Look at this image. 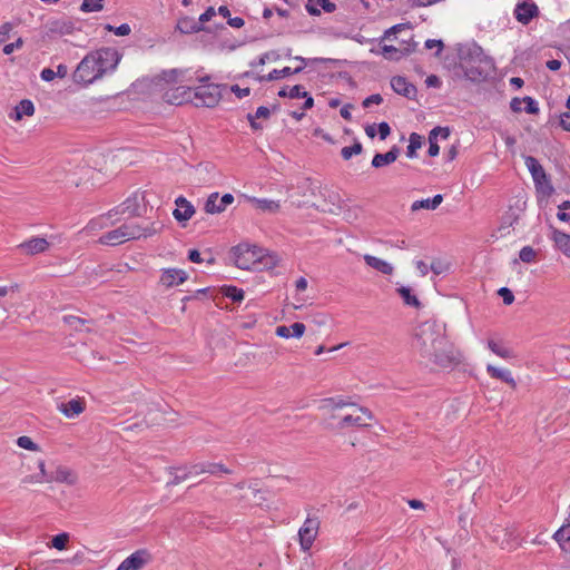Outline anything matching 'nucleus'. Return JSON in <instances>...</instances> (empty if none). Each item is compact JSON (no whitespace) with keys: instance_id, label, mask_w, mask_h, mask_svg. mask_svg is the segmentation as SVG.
Instances as JSON below:
<instances>
[{"instance_id":"obj_1","label":"nucleus","mask_w":570,"mask_h":570,"mask_svg":"<svg viewBox=\"0 0 570 570\" xmlns=\"http://www.w3.org/2000/svg\"><path fill=\"white\" fill-rule=\"evenodd\" d=\"M412 348L422 360L442 368L454 367L462 362V354L435 321H425L415 327Z\"/></svg>"},{"instance_id":"obj_2","label":"nucleus","mask_w":570,"mask_h":570,"mask_svg":"<svg viewBox=\"0 0 570 570\" xmlns=\"http://www.w3.org/2000/svg\"><path fill=\"white\" fill-rule=\"evenodd\" d=\"M121 57L117 49L107 47L88 52L72 73L73 82L87 87L106 75L112 73Z\"/></svg>"},{"instance_id":"obj_3","label":"nucleus","mask_w":570,"mask_h":570,"mask_svg":"<svg viewBox=\"0 0 570 570\" xmlns=\"http://www.w3.org/2000/svg\"><path fill=\"white\" fill-rule=\"evenodd\" d=\"M460 66L471 81H481L495 70L493 59L476 43L466 46L460 52Z\"/></svg>"},{"instance_id":"obj_4","label":"nucleus","mask_w":570,"mask_h":570,"mask_svg":"<svg viewBox=\"0 0 570 570\" xmlns=\"http://www.w3.org/2000/svg\"><path fill=\"white\" fill-rule=\"evenodd\" d=\"M384 40H395L397 45H384L382 56L389 60H400L415 50L416 42L413 41L410 23H399L384 32Z\"/></svg>"},{"instance_id":"obj_5","label":"nucleus","mask_w":570,"mask_h":570,"mask_svg":"<svg viewBox=\"0 0 570 570\" xmlns=\"http://www.w3.org/2000/svg\"><path fill=\"white\" fill-rule=\"evenodd\" d=\"M159 230L160 225L157 223L141 226L134 222H127L121 226L101 235L98 239V243L101 245L117 246L129 240L150 237L157 234Z\"/></svg>"},{"instance_id":"obj_6","label":"nucleus","mask_w":570,"mask_h":570,"mask_svg":"<svg viewBox=\"0 0 570 570\" xmlns=\"http://www.w3.org/2000/svg\"><path fill=\"white\" fill-rule=\"evenodd\" d=\"M142 199L144 197L140 194H131L120 205L114 207L108 213L91 219L88 223L87 228L89 230H99L114 226L117 222L120 220V215H128L129 217L139 216L140 200Z\"/></svg>"},{"instance_id":"obj_7","label":"nucleus","mask_w":570,"mask_h":570,"mask_svg":"<svg viewBox=\"0 0 570 570\" xmlns=\"http://www.w3.org/2000/svg\"><path fill=\"white\" fill-rule=\"evenodd\" d=\"M318 181L302 177L296 179V184L287 189V200L297 208L308 207L312 198L316 196Z\"/></svg>"},{"instance_id":"obj_8","label":"nucleus","mask_w":570,"mask_h":570,"mask_svg":"<svg viewBox=\"0 0 570 570\" xmlns=\"http://www.w3.org/2000/svg\"><path fill=\"white\" fill-rule=\"evenodd\" d=\"M235 265L242 269H258L262 265V249L250 244H239L232 249Z\"/></svg>"},{"instance_id":"obj_9","label":"nucleus","mask_w":570,"mask_h":570,"mask_svg":"<svg viewBox=\"0 0 570 570\" xmlns=\"http://www.w3.org/2000/svg\"><path fill=\"white\" fill-rule=\"evenodd\" d=\"M355 412L343 416L337 417L335 414H331L330 421L327 422V426L331 429L343 430L351 426H367L366 421H371L373 419L372 412L363 406H354Z\"/></svg>"},{"instance_id":"obj_10","label":"nucleus","mask_w":570,"mask_h":570,"mask_svg":"<svg viewBox=\"0 0 570 570\" xmlns=\"http://www.w3.org/2000/svg\"><path fill=\"white\" fill-rule=\"evenodd\" d=\"M308 207H313L323 213L335 214L342 208V199L338 193L327 187H322L318 184L316 196L312 198Z\"/></svg>"},{"instance_id":"obj_11","label":"nucleus","mask_w":570,"mask_h":570,"mask_svg":"<svg viewBox=\"0 0 570 570\" xmlns=\"http://www.w3.org/2000/svg\"><path fill=\"white\" fill-rule=\"evenodd\" d=\"M222 92L218 85L206 83L193 89V100L195 106L214 107L220 100Z\"/></svg>"},{"instance_id":"obj_12","label":"nucleus","mask_w":570,"mask_h":570,"mask_svg":"<svg viewBox=\"0 0 570 570\" xmlns=\"http://www.w3.org/2000/svg\"><path fill=\"white\" fill-rule=\"evenodd\" d=\"M151 560L153 556L147 549H139L127 557L116 570H140Z\"/></svg>"},{"instance_id":"obj_13","label":"nucleus","mask_w":570,"mask_h":570,"mask_svg":"<svg viewBox=\"0 0 570 570\" xmlns=\"http://www.w3.org/2000/svg\"><path fill=\"white\" fill-rule=\"evenodd\" d=\"M320 521L317 518H307L304 522V524L298 530V539L301 547L304 551L308 550L318 531Z\"/></svg>"},{"instance_id":"obj_14","label":"nucleus","mask_w":570,"mask_h":570,"mask_svg":"<svg viewBox=\"0 0 570 570\" xmlns=\"http://www.w3.org/2000/svg\"><path fill=\"white\" fill-rule=\"evenodd\" d=\"M46 30L50 37H62L71 35L75 30V24L67 18H56L46 23Z\"/></svg>"},{"instance_id":"obj_15","label":"nucleus","mask_w":570,"mask_h":570,"mask_svg":"<svg viewBox=\"0 0 570 570\" xmlns=\"http://www.w3.org/2000/svg\"><path fill=\"white\" fill-rule=\"evenodd\" d=\"M165 100L171 105H181L193 100V89L187 86H177L165 92Z\"/></svg>"},{"instance_id":"obj_16","label":"nucleus","mask_w":570,"mask_h":570,"mask_svg":"<svg viewBox=\"0 0 570 570\" xmlns=\"http://www.w3.org/2000/svg\"><path fill=\"white\" fill-rule=\"evenodd\" d=\"M176 208L173 212L175 219L179 223L189 220L195 214V207L185 197L179 196L175 200Z\"/></svg>"},{"instance_id":"obj_17","label":"nucleus","mask_w":570,"mask_h":570,"mask_svg":"<svg viewBox=\"0 0 570 570\" xmlns=\"http://www.w3.org/2000/svg\"><path fill=\"white\" fill-rule=\"evenodd\" d=\"M538 12L539 10L535 3L524 1L515 6L514 17L519 22L528 24Z\"/></svg>"},{"instance_id":"obj_18","label":"nucleus","mask_w":570,"mask_h":570,"mask_svg":"<svg viewBox=\"0 0 570 570\" xmlns=\"http://www.w3.org/2000/svg\"><path fill=\"white\" fill-rule=\"evenodd\" d=\"M49 242L43 237H32L19 245L21 252L27 255H36L46 252L49 248Z\"/></svg>"},{"instance_id":"obj_19","label":"nucleus","mask_w":570,"mask_h":570,"mask_svg":"<svg viewBox=\"0 0 570 570\" xmlns=\"http://www.w3.org/2000/svg\"><path fill=\"white\" fill-rule=\"evenodd\" d=\"M188 275L184 269L167 268L164 269L160 276V283L166 287H173L184 283Z\"/></svg>"},{"instance_id":"obj_20","label":"nucleus","mask_w":570,"mask_h":570,"mask_svg":"<svg viewBox=\"0 0 570 570\" xmlns=\"http://www.w3.org/2000/svg\"><path fill=\"white\" fill-rule=\"evenodd\" d=\"M392 89L406 98H412L416 95V88L414 85L407 81L406 78L402 76H395L391 79Z\"/></svg>"},{"instance_id":"obj_21","label":"nucleus","mask_w":570,"mask_h":570,"mask_svg":"<svg viewBox=\"0 0 570 570\" xmlns=\"http://www.w3.org/2000/svg\"><path fill=\"white\" fill-rule=\"evenodd\" d=\"M510 107L514 112L537 114L539 111L538 102L531 97L513 98Z\"/></svg>"},{"instance_id":"obj_22","label":"nucleus","mask_w":570,"mask_h":570,"mask_svg":"<svg viewBox=\"0 0 570 570\" xmlns=\"http://www.w3.org/2000/svg\"><path fill=\"white\" fill-rule=\"evenodd\" d=\"M78 480L77 474L66 466H58L55 472L50 474V482L66 483L69 485L76 484Z\"/></svg>"},{"instance_id":"obj_23","label":"nucleus","mask_w":570,"mask_h":570,"mask_svg":"<svg viewBox=\"0 0 570 570\" xmlns=\"http://www.w3.org/2000/svg\"><path fill=\"white\" fill-rule=\"evenodd\" d=\"M59 411L69 419L76 417L85 411V403L80 399H72L58 406Z\"/></svg>"},{"instance_id":"obj_24","label":"nucleus","mask_w":570,"mask_h":570,"mask_svg":"<svg viewBox=\"0 0 570 570\" xmlns=\"http://www.w3.org/2000/svg\"><path fill=\"white\" fill-rule=\"evenodd\" d=\"M248 200L253 204V206L256 209H259V210H262L264 213H268V214L277 213L282 208L281 200L256 198V197H250Z\"/></svg>"},{"instance_id":"obj_25","label":"nucleus","mask_w":570,"mask_h":570,"mask_svg":"<svg viewBox=\"0 0 570 570\" xmlns=\"http://www.w3.org/2000/svg\"><path fill=\"white\" fill-rule=\"evenodd\" d=\"M305 8L309 14L318 16L322 11L333 12L336 7L330 0H307Z\"/></svg>"},{"instance_id":"obj_26","label":"nucleus","mask_w":570,"mask_h":570,"mask_svg":"<svg viewBox=\"0 0 570 570\" xmlns=\"http://www.w3.org/2000/svg\"><path fill=\"white\" fill-rule=\"evenodd\" d=\"M552 240L556 247L562 252L566 256L570 257V235L552 227Z\"/></svg>"},{"instance_id":"obj_27","label":"nucleus","mask_w":570,"mask_h":570,"mask_svg":"<svg viewBox=\"0 0 570 570\" xmlns=\"http://www.w3.org/2000/svg\"><path fill=\"white\" fill-rule=\"evenodd\" d=\"M363 258L367 266L376 269L377 272L384 275H391L394 271L393 266L390 263L373 255L365 254Z\"/></svg>"},{"instance_id":"obj_28","label":"nucleus","mask_w":570,"mask_h":570,"mask_svg":"<svg viewBox=\"0 0 570 570\" xmlns=\"http://www.w3.org/2000/svg\"><path fill=\"white\" fill-rule=\"evenodd\" d=\"M35 112V106L31 100L23 99L21 100L14 109L10 112L9 117L12 120H20L23 116H32Z\"/></svg>"},{"instance_id":"obj_29","label":"nucleus","mask_w":570,"mask_h":570,"mask_svg":"<svg viewBox=\"0 0 570 570\" xmlns=\"http://www.w3.org/2000/svg\"><path fill=\"white\" fill-rule=\"evenodd\" d=\"M400 155V149L397 147H393L385 154H376L372 159V166L375 168L387 166L394 163Z\"/></svg>"},{"instance_id":"obj_30","label":"nucleus","mask_w":570,"mask_h":570,"mask_svg":"<svg viewBox=\"0 0 570 570\" xmlns=\"http://www.w3.org/2000/svg\"><path fill=\"white\" fill-rule=\"evenodd\" d=\"M487 372L489 373V375L491 377L501 380V381L505 382L507 384H509L513 389L517 387V382L514 381L511 371L505 370V368H499V367H495L494 365L489 364L487 366Z\"/></svg>"},{"instance_id":"obj_31","label":"nucleus","mask_w":570,"mask_h":570,"mask_svg":"<svg viewBox=\"0 0 570 570\" xmlns=\"http://www.w3.org/2000/svg\"><path fill=\"white\" fill-rule=\"evenodd\" d=\"M279 110V106H274L273 109H269L267 107H258L255 115L248 114L247 118L254 129H258L262 127V122H258L257 120H264L269 117L272 111Z\"/></svg>"},{"instance_id":"obj_32","label":"nucleus","mask_w":570,"mask_h":570,"mask_svg":"<svg viewBox=\"0 0 570 570\" xmlns=\"http://www.w3.org/2000/svg\"><path fill=\"white\" fill-rule=\"evenodd\" d=\"M287 98H289V99L304 98L305 99L304 105H303L304 109L312 108L313 104H314L313 98L308 95V92L304 89V87L299 86V85H296L293 88H291L289 92H287Z\"/></svg>"},{"instance_id":"obj_33","label":"nucleus","mask_w":570,"mask_h":570,"mask_svg":"<svg viewBox=\"0 0 570 570\" xmlns=\"http://www.w3.org/2000/svg\"><path fill=\"white\" fill-rule=\"evenodd\" d=\"M553 538L564 552L570 553V524L563 525L557 530Z\"/></svg>"},{"instance_id":"obj_34","label":"nucleus","mask_w":570,"mask_h":570,"mask_svg":"<svg viewBox=\"0 0 570 570\" xmlns=\"http://www.w3.org/2000/svg\"><path fill=\"white\" fill-rule=\"evenodd\" d=\"M187 70L181 69H170L165 70L161 73V79L168 83H177L184 81H190V78H186Z\"/></svg>"},{"instance_id":"obj_35","label":"nucleus","mask_w":570,"mask_h":570,"mask_svg":"<svg viewBox=\"0 0 570 570\" xmlns=\"http://www.w3.org/2000/svg\"><path fill=\"white\" fill-rule=\"evenodd\" d=\"M204 209L207 214H220L226 208L224 205H220V197L218 193H213L208 196Z\"/></svg>"},{"instance_id":"obj_36","label":"nucleus","mask_w":570,"mask_h":570,"mask_svg":"<svg viewBox=\"0 0 570 570\" xmlns=\"http://www.w3.org/2000/svg\"><path fill=\"white\" fill-rule=\"evenodd\" d=\"M524 163L532 175L533 181H538L539 178L544 177L546 171L538 159L532 156H527Z\"/></svg>"},{"instance_id":"obj_37","label":"nucleus","mask_w":570,"mask_h":570,"mask_svg":"<svg viewBox=\"0 0 570 570\" xmlns=\"http://www.w3.org/2000/svg\"><path fill=\"white\" fill-rule=\"evenodd\" d=\"M347 405L356 406L342 397H327L322 400L321 409L327 412H333L336 409H342Z\"/></svg>"},{"instance_id":"obj_38","label":"nucleus","mask_w":570,"mask_h":570,"mask_svg":"<svg viewBox=\"0 0 570 570\" xmlns=\"http://www.w3.org/2000/svg\"><path fill=\"white\" fill-rule=\"evenodd\" d=\"M442 200H443V197H442V195L439 194V195H435L432 198L414 202L412 204L411 209L412 210H417V209H421V208L435 209L442 203Z\"/></svg>"},{"instance_id":"obj_39","label":"nucleus","mask_w":570,"mask_h":570,"mask_svg":"<svg viewBox=\"0 0 570 570\" xmlns=\"http://www.w3.org/2000/svg\"><path fill=\"white\" fill-rule=\"evenodd\" d=\"M488 347L495 355H498V356H500V357H502L504 360L513 358L515 356L511 348L505 347L502 344H500V343H498V342H495L493 340H489L488 341Z\"/></svg>"},{"instance_id":"obj_40","label":"nucleus","mask_w":570,"mask_h":570,"mask_svg":"<svg viewBox=\"0 0 570 570\" xmlns=\"http://www.w3.org/2000/svg\"><path fill=\"white\" fill-rule=\"evenodd\" d=\"M177 29L183 33H191L197 32L202 28L198 21H195L191 18L185 17L178 20Z\"/></svg>"},{"instance_id":"obj_41","label":"nucleus","mask_w":570,"mask_h":570,"mask_svg":"<svg viewBox=\"0 0 570 570\" xmlns=\"http://www.w3.org/2000/svg\"><path fill=\"white\" fill-rule=\"evenodd\" d=\"M451 136V128L449 126L434 127L429 134L428 142H436L438 140H448Z\"/></svg>"},{"instance_id":"obj_42","label":"nucleus","mask_w":570,"mask_h":570,"mask_svg":"<svg viewBox=\"0 0 570 570\" xmlns=\"http://www.w3.org/2000/svg\"><path fill=\"white\" fill-rule=\"evenodd\" d=\"M396 292L400 294V296L402 297L405 305H409V306H412L415 308H419L421 306V302L414 294H412L411 288L401 286V287L396 288Z\"/></svg>"},{"instance_id":"obj_43","label":"nucleus","mask_w":570,"mask_h":570,"mask_svg":"<svg viewBox=\"0 0 570 570\" xmlns=\"http://www.w3.org/2000/svg\"><path fill=\"white\" fill-rule=\"evenodd\" d=\"M534 186L537 191L544 197H550L554 193V187L547 174H544L543 178H539L538 181H534Z\"/></svg>"},{"instance_id":"obj_44","label":"nucleus","mask_w":570,"mask_h":570,"mask_svg":"<svg viewBox=\"0 0 570 570\" xmlns=\"http://www.w3.org/2000/svg\"><path fill=\"white\" fill-rule=\"evenodd\" d=\"M281 55L275 51H269L263 53L257 60L250 62L252 68L256 69L259 66H264L266 63L275 62L279 60Z\"/></svg>"},{"instance_id":"obj_45","label":"nucleus","mask_w":570,"mask_h":570,"mask_svg":"<svg viewBox=\"0 0 570 570\" xmlns=\"http://www.w3.org/2000/svg\"><path fill=\"white\" fill-rule=\"evenodd\" d=\"M287 76L291 73H297L305 67V60L302 57H289L287 55Z\"/></svg>"},{"instance_id":"obj_46","label":"nucleus","mask_w":570,"mask_h":570,"mask_svg":"<svg viewBox=\"0 0 570 570\" xmlns=\"http://www.w3.org/2000/svg\"><path fill=\"white\" fill-rule=\"evenodd\" d=\"M104 0H83L80 10L83 12H97L102 10Z\"/></svg>"},{"instance_id":"obj_47","label":"nucleus","mask_w":570,"mask_h":570,"mask_svg":"<svg viewBox=\"0 0 570 570\" xmlns=\"http://www.w3.org/2000/svg\"><path fill=\"white\" fill-rule=\"evenodd\" d=\"M224 295L233 302H240L244 298V292L235 286H227L224 289Z\"/></svg>"},{"instance_id":"obj_48","label":"nucleus","mask_w":570,"mask_h":570,"mask_svg":"<svg viewBox=\"0 0 570 570\" xmlns=\"http://www.w3.org/2000/svg\"><path fill=\"white\" fill-rule=\"evenodd\" d=\"M306 326L303 323L296 322L287 327V338L296 337L299 338L304 335Z\"/></svg>"},{"instance_id":"obj_49","label":"nucleus","mask_w":570,"mask_h":570,"mask_svg":"<svg viewBox=\"0 0 570 570\" xmlns=\"http://www.w3.org/2000/svg\"><path fill=\"white\" fill-rule=\"evenodd\" d=\"M283 76H285V68L284 69H273L267 75L256 73L255 78L257 80H259V81H272V80H275V79H279Z\"/></svg>"},{"instance_id":"obj_50","label":"nucleus","mask_w":570,"mask_h":570,"mask_svg":"<svg viewBox=\"0 0 570 570\" xmlns=\"http://www.w3.org/2000/svg\"><path fill=\"white\" fill-rule=\"evenodd\" d=\"M17 444L18 446H20L21 449H24V450H29V451H39V445L37 443H35L32 441L31 438L29 436H19L18 440H17Z\"/></svg>"},{"instance_id":"obj_51","label":"nucleus","mask_w":570,"mask_h":570,"mask_svg":"<svg viewBox=\"0 0 570 570\" xmlns=\"http://www.w3.org/2000/svg\"><path fill=\"white\" fill-rule=\"evenodd\" d=\"M537 253L531 246H524L519 253V257L523 263H531L535 259Z\"/></svg>"},{"instance_id":"obj_52","label":"nucleus","mask_w":570,"mask_h":570,"mask_svg":"<svg viewBox=\"0 0 570 570\" xmlns=\"http://www.w3.org/2000/svg\"><path fill=\"white\" fill-rule=\"evenodd\" d=\"M69 541V534L63 532L57 534L51 540V546L58 550H63L66 548L67 542Z\"/></svg>"},{"instance_id":"obj_53","label":"nucleus","mask_w":570,"mask_h":570,"mask_svg":"<svg viewBox=\"0 0 570 570\" xmlns=\"http://www.w3.org/2000/svg\"><path fill=\"white\" fill-rule=\"evenodd\" d=\"M363 145H351L342 149L341 155L344 159H350L353 155L362 153Z\"/></svg>"},{"instance_id":"obj_54","label":"nucleus","mask_w":570,"mask_h":570,"mask_svg":"<svg viewBox=\"0 0 570 570\" xmlns=\"http://www.w3.org/2000/svg\"><path fill=\"white\" fill-rule=\"evenodd\" d=\"M430 271L435 275H441L449 271V265L441 259H434L430 265Z\"/></svg>"},{"instance_id":"obj_55","label":"nucleus","mask_w":570,"mask_h":570,"mask_svg":"<svg viewBox=\"0 0 570 570\" xmlns=\"http://www.w3.org/2000/svg\"><path fill=\"white\" fill-rule=\"evenodd\" d=\"M517 220H518V216H517V215H515V213L510 208V210H508V212L502 216V223H501V227H500V229L511 227V226H512Z\"/></svg>"},{"instance_id":"obj_56","label":"nucleus","mask_w":570,"mask_h":570,"mask_svg":"<svg viewBox=\"0 0 570 570\" xmlns=\"http://www.w3.org/2000/svg\"><path fill=\"white\" fill-rule=\"evenodd\" d=\"M207 473L213 475H219L222 473H230V471L220 463H207Z\"/></svg>"},{"instance_id":"obj_57","label":"nucleus","mask_w":570,"mask_h":570,"mask_svg":"<svg viewBox=\"0 0 570 570\" xmlns=\"http://www.w3.org/2000/svg\"><path fill=\"white\" fill-rule=\"evenodd\" d=\"M63 321L66 324L73 327L75 330H80L81 326L86 323V320L75 315H67L63 317Z\"/></svg>"},{"instance_id":"obj_58","label":"nucleus","mask_w":570,"mask_h":570,"mask_svg":"<svg viewBox=\"0 0 570 570\" xmlns=\"http://www.w3.org/2000/svg\"><path fill=\"white\" fill-rule=\"evenodd\" d=\"M38 466H39V474H36V482L37 483H43V482H50V474L47 473L46 471V465H45V461H39L38 463Z\"/></svg>"},{"instance_id":"obj_59","label":"nucleus","mask_w":570,"mask_h":570,"mask_svg":"<svg viewBox=\"0 0 570 570\" xmlns=\"http://www.w3.org/2000/svg\"><path fill=\"white\" fill-rule=\"evenodd\" d=\"M181 471V469H178V468H173V471L170 472L174 478L173 480L168 483L169 485H176L183 481H185L189 474H188V471L187 472H184V473H179Z\"/></svg>"},{"instance_id":"obj_60","label":"nucleus","mask_w":570,"mask_h":570,"mask_svg":"<svg viewBox=\"0 0 570 570\" xmlns=\"http://www.w3.org/2000/svg\"><path fill=\"white\" fill-rule=\"evenodd\" d=\"M498 294L502 297L505 305H511L514 301V295L508 287H501Z\"/></svg>"},{"instance_id":"obj_61","label":"nucleus","mask_w":570,"mask_h":570,"mask_svg":"<svg viewBox=\"0 0 570 570\" xmlns=\"http://www.w3.org/2000/svg\"><path fill=\"white\" fill-rule=\"evenodd\" d=\"M377 137L380 140H385L390 134V126L387 122L376 125Z\"/></svg>"},{"instance_id":"obj_62","label":"nucleus","mask_w":570,"mask_h":570,"mask_svg":"<svg viewBox=\"0 0 570 570\" xmlns=\"http://www.w3.org/2000/svg\"><path fill=\"white\" fill-rule=\"evenodd\" d=\"M20 291V286L18 283H13L9 286H0V297H4L9 294L18 293Z\"/></svg>"},{"instance_id":"obj_63","label":"nucleus","mask_w":570,"mask_h":570,"mask_svg":"<svg viewBox=\"0 0 570 570\" xmlns=\"http://www.w3.org/2000/svg\"><path fill=\"white\" fill-rule=\"evenodd\" d=\"M206 466H207V463L194 464L188 469V474L189 475H198V474L207 473Z\"/></svg>"},{"instance_id":"obj_64","label":"nucleus","mask_w":570,"mask_h":570,"mask_svg":"<svg viewBox=\"0 0 570 570\" xmlns=\"http://www.w3.org/2000/svg\"><path fill=\"white\" fill-rule=\"evenodd\" d=\"M23 45V40L21 38L17 39L14 42H11V43H8L3 47V53L4 55H10L16 49H20Z\"/></svg>"}]
</instances>
